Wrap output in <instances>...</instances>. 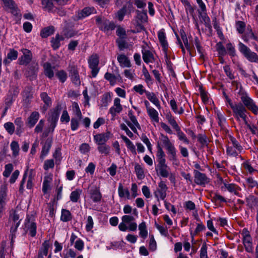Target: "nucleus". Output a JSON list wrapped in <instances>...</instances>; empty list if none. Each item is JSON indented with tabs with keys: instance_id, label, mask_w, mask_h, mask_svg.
Here are the masks:
<instances>
[{
	"instance_id": "17",
	"label": "nucleus",
	"mask_w": 258,
	"mask_h": 258,
	"mask_svg": "<svg viewBox=\"0 0 258 258\" xmlns=\"http://www.w3.org/2000/svg\"><path fill=\"white\" fill-rule=\"evenodd\" d=\"M52 143V138H47L44 143V145L42 147L41 155L40 156V159L43 161L45 156L48 153L51 147Z\"/></svg>"
},
{
	"instance_id": "23",
	"label": "nucleus",
	"mask_w": 258,
	"mask_h": 258,
	"mask_svg": "<svg viewBox=\"0 0 258 258\" xmlns=\"http://www.w3.org/2000/svg\"><path fill=\"white\" fill-rule=\"evenodd\" d=\"M131 121L133 122L132 124L128 120H126L125 122L127 125L131 128V130L135 133H137V130L136 128L137 127L139 129H141V126L135 116L130 118Z\"/></svg>"
},
{
	"instance_id": "53",
	"label": "nucleus",
	"mask_w": 258,
	"mask_h": 258,
	"mask_svg": "<svg viewBox=\"0 0 258 258\" xmlns=\"http://www.w3.org/2000/svg\"><path fill=\"white\" fill-rule=\"evenodd\" d=\"M198 141L201 144L202 147L208 146V139L204 134H199L197 136Z\"/></svg>"
},
{
	"instance_id": "43",
	"label": "nucleus",
	"mask_w": 258,
	"mask_h": 258,
	"mask_svg": "<svg viewBox=\"0 0 258 258\" xmlns=\"http://www.w3.org/2000/svg\"><path fill=\"white\" fill-rule=\"evenodd\" d=\"M40 97L42 100L43 101L44 104L47 106V107H50L51 105V98L48 96V94L46 92H42L40 94Z\"/></svg>"
},
{
	"instance_id": "7",
	"label": "nucleus",
	"mask_w": 258,
	"mask_h": 258,
	"mask_svg": "<svg viewBox=\"0 0 258 258\" xmlns=\"http://www.w3.org/2000/svg\"><path fill=\"white\" fill-rule=\"evenodd\" d=\"M61 110V105L57 104L53 109L50 116L48 118V121L50 123L49 126H51V128L52 129V130H54L56 127Z\"/></svg>"
},
{
	"instance_id": "28",
	"label": "nucleus",
	"mask_w": 258,
	"mask_h": 258,
	"mask_svg": "<svg viewBox=\"0 0 258 258\" xmlns=\"http://www.w3.org/2000/svg\"><path fill=\"white\" fill-rule=\"evenodd\" d=\"M117 60L122 67H130L131 62L128 57L124 54H119L117 56Z\"/></svg>"
},
{
	"instance_id": "63",
	"label": "nucleus",
	"mask_w": 258,
	"mask_h": 258,
	"mask_svg": "<svg viewBox=\"0 0 258 258\" xmlns=\"http://www.w3.org/2000/svg\"><path fill=\"white\" fill-rule=\"evenodd\" d=\"M74 247L79 251H82L84 247V242L81 239H78L74 243Z\"/></svg>"
},
{
	"instance_id": "42",
	"label": "nucleus",
	"mask_w": 258,
	"mask_h": 258,
	"mask_svg": "<svg viewBox=\"0 0 258 258\" xmlns=\"http://www.w3.org/2000/svg\"><path fill=\"white\" fill-rule=\"evenodd\" d=\"M71 219V214L69 210L62 209L60 219L63 222H67Z\"/></svg>"
},
{
	"instance_id": "31",
	"label": "nucleus",
	"mask_w": 258,
	"mask_h": 258,
	"mask_svg": "<svg viewBox=\"0 0 258 258\" xmlns=\"http://www.w3.org/2000/svg\"><path fill=\"white\" fill-rule=\"evenodd\" d=\"M62 32L63 36L67 38H71L78 33L77 31H75L69 26H65L63 29Z\"/></svg>"
},
{
	"instance_id": "35",
	"label": "nucleus",
	"mask_w": 258,
	"mask_h": 258,
	"mask_svg": "<svg viewBox=\"0 0 258 258\" xmlns=\"http://www.w3.org/2000/svg\"><path fill=\"white\" fill-rule=\"evenodd\" d=\"M199 17H201L202 18L206 27L211 29L212 28V26L210 23L211 21L210 18L208 16L207 13H202L200 11L199 12Z\"/></svg>"
},
{
	"instance_id": "60",
	"label": "nucleus",
	"mask_w": 258,
	"mask_h": 258,
	"mask_svg": "<svg viewBox=\"0 0 258 258\" xmlns=\"http://www.w3.org/2000/svg\"><path fill=\"white\" fill-rule=\"evenodd\" d=\"M54 166V162L53 159H49L45 161L43 168L45 170H48L49 168H53Z\"/></svg>"
},
{
	"instance_id": "36",
	"label": "nucleus",
	"mask_w": 258,
	"mask_h": 258,
	"mask_svg": "<svg viewBox=\"0 0 258 258\" xmlns=\"http://www.w3.org/2000/svg\"><path fill=\"white\" fill-rule=\"evenodd\" d=\"M241 235L243 239V243H252V239L250 236L248 231L244 228L243 229Z\"/></svg>"
},
{
	"instance_id": "50",
	"label": "nucleus",
	"mask_w": 258,
	"mask_h": 258,
	"mask_svg": "<svg viewBox=\"0 0 258 258\" xmlns=\"http://www.w3.org/2000/svg\"><path fill=\"white\" fill-rule=\"evenodd\" d=\"M7 201V195H0V217L2 216L4 207Z\"/></svg>"
},
{
	"instance_id": "5",
	"label": "nucleus",
	"mask_w": 258,
	"mask_h": 258,
	"mask_svg": "<svg viewBox=\"0 0 258 258\" xmlns=\"http://www.w3.org/2000/svg\"><path fill=\"white\" fill-rule=\"evenodd\" d=\"M69 76L73 84L78 86L81 85V80L78 67L74 63H70L68 68Z\"/></svg>"
},
{
	"instance_id": "47",
	"label": "nucleus",
	"mask_w": 258,
	"mask_h": 258,
	"mask_svg": "<svg viewBox=\"0 0 258 258\" xmlns=\"http://www.w3.org/2000/svg\"><path fill=\"white\" fill-rule=\"evenodd\" d=\"M11 148L13 151V156L16 157L19 154V146L16 141H13L11 144Z\"/></svg>"
},
{
	"instance_id": "52",
	"label": "nucleus",
	"mask_w": 258,
	"mask_h": 258,
	"mask_svg": "<svg viewBox=\"0 0 258 258\" xmlns=\"http://www.w3.org/2000/svg\"><path fill=\"white\" fill-rule=\"evenodd\" d=\"M13 170V165L11 163L8 164L5 166V171L3 174L6 177H8Z\"/></svg>"
},
{
	"instance_id": "51",
	"label": "nucleus",
	"mask_w": 258,
	"mask_h": 258,
	"mask_svg": "<svg viewBox=\"0 0 258 258\" xmlns=\"http://www.w3.org/2000/svg\"><path fill=\"white\" fill-rule=\"evenodd\" d=\"M56 76L61 82L64 83L67 80V74L64 71L60 70L56 73Z\"/></svg>"
},
{
	"instance_id": "40",
	"label": "nucleus",
	"mask_w": 258,
	"mask_h": 258,
	"mask_svg": "<svg viewBox=\"0 0 258 258\" xmlns=\"http://www.w3.org/2000/svg\"><path fill=\"white\" fill-rule=\"evenodd\" d=\"M219 56H223L226 54V50L221 42H219L216 45Z\"/></svg>"
},
{
	"instance_id": "25",
	"label": "nucleus",
	"mask_w": 258,
	"mask_h": 258,
	"mask_svg": "<svg viewBox=\"0 0 258 258\" xmlns=\"http://www.w3.org/2000/svg\"><path fill=\"white\" fill-rule=\"evenodd\" d=\"M44 69V74L49 79H51L54 76V72L53 69L54 67H51V64L49 62H45L43 65Z\"/></svg>"
},
{
	"instance_id": "34",
	"label": "nucleus",
	"mask_w": 258,
	"mask_h": 258,
	"mask_svg": "<svg viewBox=\"0 0 258 258\" xmlns=\"http://www.w3.org/2000/svg\"><path fill=\"white\" fill-rule=\"evenodd\" d=\"M15 123L17 126L16 133L17 135H20L23 131L24 123L21 117L17 118L15 120Z\"/></svg>"
},
{
	"instance_id": "45",
	"label": "nucleus",
	"mask_w": 258,
	"mask_h": 258,
	"mask_svg": "<svg viewBox=\"0 0 258 258\" xmlns=\"http://www.w3.org/2000/svg\"><path fill=\"white\" fill-rule=\"evenodd\" d=\"M30 62L29 66V71L31 75H34L38 70V64L35 61H32Z\"/></svg>"
},
{
	"instance_id": "6",
	"label": "nucleus",
	"mask_w": 258,
	"mask_h": 258,
	"mask_svg": "<svg viewBox=\"0 0 258 258\" xmlns=\"http://www.w3.org/2000/svg\"><path fill=\"white\" fill-rule=\"evenodd\" d=\"M25 229L27 233L31 236L34 237L36 234V224L34 222V216L28 215L25 224Z\"/></svg>"
},
{
	"instance_id": "26",
	"label": "nucleus",
	"mask_w": 258,
	"mask_h": 258,
	"mask_svg": "<svg viewBox=\"0 0 258 258\" xmlns=\"http://www.w3.org/2000/svg\"><path fill=\"white\" fill-rule=\"evenodd\" d=\"M54 32V27L50 26L42 29L40 32V35L42 38H47L53 34Z\"/></svg>"
},
{
	"instance_id": "8",
	"label": "nucleus",
	"mask_w": 258,
	"mask_h": 258,
	"mask_svg": "<svg viewBox=\"0 0 258 258\" xmlns=\"http://www.w3.org/2000/svg\"><path fill=\"white\" fill-rule=\"evenodd\" d=\"M99 57L96 54L92 55L88 59L89 67L91 69V75L93 78L96 77L99 72Z\"/></svg>"
},
{
	"instance_id": "37",
	"label": "nucleus",
	"mask_w": 258,
	"mask_h": 258,
	"mask_svg": "<svg viewBox=\"0 0 258 258\" xmlns=\"http://www.w3.org/2000/svg\"><path fill=\"white\" fill-rule=\"evenodd\" d=\"M147 112L152 120L156 122H159L158 113L154 108L148 109Z\"/></svg>"
},
{
	"instance_id": "38",
	"label": "nucleus",
	"mask_w": 258,
	"mask_h": 258,
	"mask_svg": "<svg viewBox=\"0 0 258 258\" xmlns=\"http://www.w3.org/2000/svg\"><path fill=\"white\" fill-rule=\"evenodd\" d=\"M135 170L138 179H142L145 177L144 172L141 165L138 164H136Z\"/></svg>"
},
{
	"instance_id": "19",
	"label": "nucleus",
	"mask_w": 258,
	"mask_h": 258,
	"mask_svg": "<svg viewBox=\"0 0 258 258\" xmlns=\"http://www.w3.org/2000/svg\"><path fill=\"white\" fill-rule=\"evenodd\" d=\"M158 37L159 41L163 47L164 51H166L168 49V44L166 40L165 33L163 30H160L158 33Z\"/></svg>"
},
{
	"instance_id": "4",
	"label": "nucleus",
	"mask_w": 258,
	"mask_h": 258,
	"mask_svg": "<svg viewBox=\"0 0 258 258\" xmlns=\"http://www.w3.org/2000/svg\"><path fill=\"white\" fill-rule=\"evenodd\" d=\"M229 140V144H231V146L227 147L226 153L230 156L236 157L238 154L237 151L240 153L243 148L235 138L230 136Z\"/></svg>"
},
{
	"instance_id": "2",
	"label": "nucleus",
	"mask_w": 258,
	"mask_h": 258,
	"mask_svg": "<svg viewBox=\"0 0 258 258\" xmlns=\"http://www.w3.org/2000/svg\"><path fill=\"white\" fill-rule=\"evenodd\" d=\"M239 94L241 96V103L245 108L250 110L255 115L258 114V107L256 105L253 100L245 92L239 93Z\"/></svg>"
},
{
	"instance_id": "30",
	"label": "nucleus",
	"mask_w": 258,
	"mask_h": 258,
	"mask_svg": "<svg viewBox=\"0 0 258 258\" xmlns=\"http://www.w3.org/2000/svg\"><path fill=\"white\" fill-rule=\"evenodd\" d=\"M139 235L144 239L148 236V230L145 221L142 222L139 225Z\"/></svg>"
},
{
	"instance_id": "41",
	"label": "nucleus",
	"mask_w": 258,
	"mask_h": 258,
	"mask_svg": "<svg viewBox=\"0 0 258 258\" xmlns=\"http://www.w3.org/2000/svg\"><path fill=\"white\" fill-rule=\"evenodd\" d=\"M59 34H57L55 37H52L51 40V46L54 50L57 49L60 45L59 41Z\"/></svg>"
},
{
	"instance_id": "21",
	"label": "nucleus",
	"mask_w": 258,
	"mask_h": 258,
	"mask_svg": "<svg viewBox=\"0 0 258 258\" xmlns=\"http://www.w3.org/2000/svg\"><path fill=\"white\" fill-rule=\"evenodd\" d=\"M115 25L114 22H110L109 20L104 19V22L101 26H99V29L102 31H107L114 30Z\"/></svg>"
},
{
	"instance_id": "54",
	"label": "nucleus",
	"mask_w": 258,
	"mask_h": 258,
	"mask_svg": "<svg viewBox=\"0 0 258 258\" xmlns=\"http://www.w3.org/2000/svg\"><path fill=\"white\" fill-rule=\"evenodd\" d=\"M123 211L124 213L126 214H130L132 212L133 214L136 216H138V214L137 210L136 208L133 209L131 206L128 205H126L124 206Z\"/></svg>"
},
{
	"instance_id": "39",
	"label": "nucleus",
	"mask_w": 258,
	"mask_h": 258,
	"mask_svg": "<svg viewBox=\"0 0 258 258\" xmlns=\"http://www.w3.org/2000/svg\"><path fill=\"white\" fill-rule=\"evenodd\" d=\"M166 117L168 122L176 131L179 130V126L171 113L167 114Z\"/></svg>"
},
{
	"instance_id": "14",
	"label": "nucleus",
	"mask_w": 258,
	"mask_h": 258,
	"mask_svg": "<svg viewBox=\"0 0 258 258\" xmlns=\"http://www.w3.org/2000/svg\"><path fill=\"white\" fill-rule=\"evenodd\" d=\"M5 7L7 9L10 10L11 13L14 16H18L19 14V10L13 0H2Z\"/></svg>"
},
{
	"instance_id": "20",
	"label": "nucleus",
	"mask_w": 258,
	"mask_h": 258,
	"mask_svg": "<svg viewBox=\"0 0 258 258\" xmlns=\"http://www.w3.org/2000/svg\"><path fill=\"white\" fill-rule=\"evenodd\" d=\"M39 118V113L37 111L33 112L28 118L27 125L30 128L33 127Z\"/></svg>"
},
{
	"instance_id": "59",
	"label": "nucleus",
	"mask_w": 258,
	"mask_h": 258,
	"mask_svg": "<svg viewBox=\"0 0 258 258\" xmlns=\"http://www.w3.org/2000/svg\"><path fill=\"white\" fill-rule=\"evenodd\" d=\"M225 99L227 102L228 103L230 108L232 109L233 111L237 108H238L239 106V105L242 104L241 102L235 103V104H233L231 100L228 97V96L227 95H225Z\"/></svg>"
},
{
	"instance_id": "44",
	"label": "nucleus",
	"mask_w": 258,
	"mask_h": 258,
	"mask_svg": "<svg viewBox=\"0 0 258 258\" xmlns=\"http://www.w3.org/2000/svg\"><path fill=\"white\" fill-rule=\"evenodd\" d=\"M194 43L197 48L198 51L201 54L200 57L201 58H204V55L203 54V48H202V46L201 45V43L199 39V38L197 36L195 37Z\"/></svg>"
},
{
	"instance_id": "29",
	"label": "nucleus",
	"mask_w": 258,
	"mask_h": 258,
	"mask_svg": "<svg viewBox=\"0 0 258 258\" xmlns=\"http://www.w3.org/2000/svg\"><path fill=\"white\" fill-rule=\"evenodd\" d=\"M52 181V178L50 176H45L43 182L42 191L46 194L50 189V183Z\"/></svg>"
},
{
	"instance_id": "55",
	"label": "nucleus",
	"mask_w": 258,
	"mask_h": 258,
	"mask_svg": "<svg viewBox=\"0 0 258 258\" xmlns=\"http://www.w3.org/2000/svg\"><path fill=\"white\" fill-rule=\"evenodd\" d=\"M126 8L127 5L123 6V7L117 12V15L119 21H121L123 20L127 12Z\"/></svg>"
},
{
	"instance_id": "9",
	"label": "nucleus",
	"mask_w": 258,
	"mask_h": 258,
	"mask_svg": "<svg viewBox=\"0 0 258 258\" xmlns=\"http://www.w3.org/2000/svg\"><path fill=\"white\" fill-rule=\"evenodd\" d=\"M239 106L238 108L233 111V115L237 121H240V118H241L244 121V124H247L248 123L246 115L247 110L242 104L239 105Z\"/></svg>"
},
{
	"instance_id": "32",
	"label": "nucleus",
	"mask_w": 258,
	"mask_h": 258,
	"mask_svg": "<svg viewBox=\"0 0 258 258\" xmlns=\"http://www.w3.org/2000/svg\"><path fill=\"white\" fill-rule=\"evenodd\" d=\"M118 77H120L119 74L115 75L108 72L106 73L104 75V78L109 82L111 85H114L116 83Z\"/></svg>"
},
{
	"instance_id": "46",
	"label": "nucleus",
	"mask_w": 258,
	"mask_h": 258,
	"mask_svg": "<svg viewBox=\"0 0 258 258\" xmlns=\"http://www.w3.org/2000/svg\"><path fill=\"white\" fill-rule=\"evenodd\" d=\"M97 145H98L97 149L100 153L108 154L109 153L110 147L109 146L106 144Z\"/></svg>"
},
{
	"instance_id": "11",
	"label": "nucleus",
	"mask_w": 258,
	"mask_h": 258,
	"mask_svg": "<svg viewBox=\"0 0 258 258\" xmlns=\"http://www.w3.org/2000/svg\"><path fill=\"white\" fill-rule=\"evenodd\" d=\"M93 13H96L94 7H85L82 10L78 11L76 15L77 20H82Z\"/></svg>"
},
{
	"instance_id": "58",
	"label": "nucleus",
	"mask_w": 258,
	"mask_h": 258,
	"mask_svg": "<svg viewBox=\"0 0 258 258\" xmlns=\"http://www.w3.org/2000/svg\"><path fill=\"white\" fill-rule=\"evenodd\" d=\"M4 127L6 130L11 135L13 134L15 131V126L12 122H8L4 124Z\"/></svg>"
},
{
	"instance_id": "61",
	"label": "nucleus",
	"mask_w": 258,
	"mask_h": 258,
	"mask_svg": "<svg viewBox=\"0 0 258 258\" xmlns=\"http://www.w3.org/2000/svg\"><path fill=\"white\" fill-rule=\"evenodd\" d=\"M242 166H243V168L246 170L248 171V172L249 173H252L254 171H256V170L253 169V168L251 166V164H250V162L248 160H246L245 162H244L242 163Z\"/></svg>"
},
{
	"instance_id": "12",
	"label": "nucleus",
	"mask_w": 258,
	"mask_h": 258,
	"mask_svg": "<svg viewBox=\"0 0 258 258\" xmlns=\"http://www.w3.org/2000/svg\"><path fill=\"white\" fill-rule=\"evenodd\" d=\"M195 175V182L198 184L204 185L208 182V178L206 175L200 171L195 170L194 171Z\"/></svg>"
},
{
	"instance_id": "22",
	"label": "nucleus",
	"mask_w": 258,
	"mask_h": 258,
	"mask_svg": "<svg viewBox=\"0 0 258 258\" xmlns=\"http://www.w3.org/2000/svg\"><path fill=\"white\" fill-rule=\"evenodd\" d=\"M137 16L136 17V22L140 23H144L147 22L148 16L146 11H136Z\"/></svg>"
},
{
	"instance_id": "3",
	"label": "nucleus",
	"mask_w": 258,
	"mask_h": 258,
	"mask_svg": "<svg viewBox=\"0 0 258 258\" xmlns=\"http://www.w3.org/2000/svg\"><path fill=\"white\" fill-rule=\"evenodd\" d=\"M239 51L250 62L258 63V55L250 49L243 43L239 42L238 43Z\"/></svg>"
},
{
	"instance_id": "48",
	"label": "nucleus",
	"mask_w": 258,
	"mask_h": 258,
	"mask_svg": "<svg viewBox=\"0 0 258 258\" xmlns=\"http://www.w3.org/2000/svg\"><path fill=\"white\" fill-rule=\"evenodd\" d=\"M236 28L238 32L240 34H242L245 29L246 25L243 21H238L236 22Z\"/></svg>"
},
{
	"instance_id": "64",
	"label": "nucleus",
	"mask_w": 258,
	"mask_h": 258,
	"mask_svg": "<svg viewBox=\"0 0 258 258\" xmlns=\"http://www.w3.org/2000/svg\"><path fill=\"white\" fill-rule=\"evenodd\" d=\"M42 4L48 11H50L53 9V4L51 0H42Z\"/></svg>"
},
{
	"instance_id": "56",
	"label": "nucleus",
	"mask_w": 258,
	"mask_h": 258,
	"mask_svg": "<svg viewBox=\"0 0 258 258\" xmlns=\"http://www.w3.org/2000/svg\"><path fill=\"white\" fill-rule=\"evenodd\" d=\"M226 49L230 56L234 57L236 55L235 49L231 43L229 42L226 44Z\"/></svg>"
},
{
	"instance_id": "33",
	"label": "nucleus",
	"mask_w": 258,
	"mask_h": 258,
	"mask_svg": "<svg viewBox=\"0 0 258 258\" xmlns=\"http://www.w3.org/2000/svg\"><path fill=\"white\" fill-rule=\"evenodd\" d=\"M157 148V157L158 158V163H165V154L159 144H158Z\"/></svg>"
},
{
	"instance_id": "13",
	"label": "nucleus",
	"mask_w": 258,
	"mask_h": 258,
	"mask_svg": "<svg viewBox=\"0 0 258 258\" xmlns=\"http://www.w3.org/2000/svg\"><path fill=\"white\" fill-rule=\"evenodd\" d=\"M156 170L163 177H167L169 176L170 168L165 163H158Z\"/></svg>"
},
{
	"instance_id": "15",
	"label": "nucleus",
	"mask_w": 258,
	"mask_h": 258,
	"mask_svg": "<svg viewBox=\"0 0 258 258\" xmlns=\"http://www.w3.org/2000/svg\"><path fill=\"white\" fill-rule=\"evenodd\" d=\"M110 133L107 132L105 133L98 134L94 136V139L97 144H104L110 138Z\"/></svg>"
},
{
	"instance_id": "18",
	"label": "nucleus",
	"mask_w": 258,
	"mask_h": 258,
	"mask_svg": "<svg viewBox=\"0 0 258 258\" xmlns=\"http://www.w3.org/2000/svg\"><path fill=\"white\" fill-rule=\"evenodd\" d=\"M145 47L144 46H142L143 49L142 50V52L143 54V59L145 62L148 63L154 60L155 58L153 53L149 50H145Z\"/></svg>"
},
{
	"instance_id": "62",
	"label": "nucleus",
	"mask_w": 258,
	"mask_h": 258,
	"mask_svg": "<svg viewBox=\"0 0 258 258\" xmlns=\"http://www.w3.org/2000/svg\"><path fill=\"white\" fill-rule=\"evenodd\" d=\"M19 93V89L18 87L16 86H12L11 87L8 94L15 98L17 96Z\"/></svg>"
},
{
	"instance_id": "24",
	"label": "nucleus",
	"mask_w": 258,
	"mask_h": 258,
	"mask_svg": "<svg viewBox=\"0 0 258 258\" xmlns=\"http://www.w3.org/2000/svg\"><path fill=\"white\" fill-rule=\"evenodd\" d=\"M18 51L14 49H10L7 54V58L4 60V63H10L11 61L16 60L18 57Z\"/></svg>"
},
{
	"instance_id": "16",
	"label": "nucleus",
	"mask_w": 258,
	"mask_h": 258,
	"mask_svg": "<svg viewBox=\"0 0 258 258\" xmlns=\"http://www.w3.org/2000/svg\"><path fill=\"white\" fill-rule=\"evenodd\" d=\"M121 222L118 225V228L121 231L127 230V223L131 221H135V218L132 215H124L121 218Z\"/></svg>"
},
{
	"instance_id": "1",
	"label": "nucleus",
	"mask_w": 258,
	"mask_h": 258,
	"mask_svg": "<svg viewBox=\"0 0 258 258\" xmlns=\"http://www.w3.org/2000/svg\"><path fill=\"white\" fill-rule=\"evenodd\" d=\"M162 143L168 151L169 160L172 162L173 164L178 165L176 151L174 145L171 143L167 136H163Z\"/></svg>"
},
{
	"instance_id": "57",
	"label": "nucleus",
	"mask_w": 258,
	"mask_h": 258,
	"mask_svg": "<svg viewBox=\"0 0 258 258\" xmlns=\"http://www.w3.org/2000/svg\"><path fill=\"white\" fill-rule=\"evenodd\" d=\"M116 33V35L120 37L119 38L124 39L126 37L125 29L120 26L117 27Z\"/></svg>"
},
{
	"instance_id": "49",
	"label": "nucleus",
	"mask_w": 258,
	"mask_h": 258,
	"mask_svg": "<svg viewBox=\"0 0 258 258\" xmlns=\"http://www.w3.org/2000/svg\"><path fill=\"white\" fill-rule=\"evenodd\" d=\"M116 42L120 50H122L124 49L127 48L128 47V44L127 42L123 40V39H117L116 40Z\"/></svg>"
},
{
	"instance_id": "10",
	"label": "nucleus",
	"mask_w": 258,
	"mask_h": 258,
	"mask_svg": "<svg viewBox=\"0 0 258 258\" xmlns=\"http://www.w3.org/2000/svg\"><path fill=\"white\" fill-rule=\"evenodd\" d=\"M21 51L23 53V55L19 58V64L27 66L32 60V53L30 50L27 49H22Z\"/></svg>"
},
{
	"instance_id": "27",
	"label": "nucleus",
	"mask_w": 258,
	"mask_h": 258,
	"mask_svg": "<svg viewBox=\"0 0 258 258\" xmlns=\"http://www.w3.org/2000/svg\"><path fill=\"white\" fill-rule=\"evenodd\" d=\"M146 96L147 98L158 108L160 109L161 107L159 101L156 96L154 92H146Z\"/></svg>"
}]
</instances>
